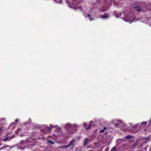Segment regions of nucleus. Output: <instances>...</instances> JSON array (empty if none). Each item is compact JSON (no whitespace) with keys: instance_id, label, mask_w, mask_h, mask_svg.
<instances>
[{"instance_id":"obj_1","label":"nucleus","mask_w":151,"mask_h":151,"mask_svg":"<svg viewBox=\"0 0 151 151\" xmlns=\"http://www.w3.org/2000/svg\"><path fill=\"white\" fill-rule=\"evenodd\" d=\"M79 126L77 124H68L65 125V128L67 132L69 134H73L77 130Z\"/></svg>"},{"instance_id":"obj_2","label":"nucleus","mask_w":151,"mask_h":151,"mask_svg":"<svg viewBox=\"0 0 151 151\" xmlns=\"http://www.w3.org/2000/svg\"><path fill=\"white\" fill-rule=\"evenodd\" d=\"M130 19L129 18V17L128 16H125L124 17V18L123 20L125 21L126 22H129V21H130V23L131 22H132L133 21H130V20H129Z\"/></svg>"},{"instance_id":"obj_3","label":"nucleus","mask_w":151,"mask_h":151,"mask_svg":"<svg viewBox=\"0 0 151 151\" xmlns=\"http://www.w3.org/2000/svg\"><path fill=\"white\" fill-rule=\"evenodd\" d=\"M88 138H85V140H84V145L86 146L87 144L88 143Z\"/></svg>"},{"instance_id":"obj_4","label":"nucleus","mask_w":151,"mask_h":151,"mask_svg":"<svg viewBox=\"0 0 151 151\" xmlns=\"http://www.w3.org/2000/svg\"><path fill=\"white\" fill-rule=\"evenodd\" d=\"M75 141V140L73 139L70 142L69 144L68 145V147L71 146V145H73V143H74V142Z\"/></svg>"},{"instance_id":"obj_5","label":"nucleus","mask_w":151,"mask_h":151,"mask_svg":"<svg viewBox=\"0 0 151 151\" xmlns=\"http://www.w3.org/2000/svg\"><path fill=\"white\" fill-rule=\"evenodd\" d=\"M135 9V11H137L138 12L141 11V9L139 7L136 6L134 7Z\"/></svg>"},{"instance_id":"obj_6","label":"nucleus","mask_w":151,"mask_h":151,"mask_svg":"<svg viewBox=\"0 0 151 151\" xmlns=\"http://www.w3.org/2000/svg\"><path fill=\"white\" fill-rule=\"evenodd\" d=\"M50 127H45V129H47L48 131H50L51 129V128L52 127H54L53 126H52L51 124H50Z\"/></svg>"},{"instance_id":"obj_7","label":"nucleus","mask_w":151,"mask_h":151,"mask_svg":"<svg viewBox=\"0 0 151 151\" xmlns=\"http://www.w3.org/2000/svg\"><path fill=\"white\" fill-rule=\"evenodd\" d=\"M93 122L92 121H91L89 123V125L88 127H87L86 128V129L87 130H88L91 127V123Z\"/></svg>"},{"instance_id":"obj_8","label":"nucleus","mask_w":151,"mask_h":151,"mask_svg":"<svg viewBox=\"0 0 151 151\" xmlns=\"http://www.w3.org/2000/svg\"><path fill=\"white\" fill-rule=\"evenodd\" d=\"M108 17V16L106 14H105L102 16L101 18H106Z\"/></svg>"},{"instance_id":"obj_9","label":"nucleus","mask_w":151,"mask_h":151,"mask_svg":"<svg viewBox=\"0 0 151 151\" xmlns=\"http://www.w3.org/2000/svg\"><path fill=\"white\" fill-rule=\"evenodd\" d=\"M68 145L67 146H60L59 147H58V148H60V149H62V148H68Z\"/></svg>"},{"instance_id":"obj_10","label":"nucleus","mask_w":151,"mask_h":151,"mask_svg":"<svg viewBox=\"0 0 151 151\" xmlns=\"http://www.w3.org/2000/svg\"><path fill=\"white\" fill-rule=\"evenodd\" d=\"M47 143L48 144H51L52 145L54 144V142L49 140H47Z\"/></svg>"},{"instance_id":"obj_11","label":"nucleus","mask_w":151,"mask_h":151,"mask_svg":"<svg viewBox=\"0 0 151 151\" xmlns=\"http://www.w3.org/2000/svg\"><path fill=\"white\" fill-rule=\"evenodd\" d=\"M111 151H116V147H114L111 149Z\"/></svg>"},{"instance_id":"obj_12","label":"nucleus","mask_w":151,"mask_h":151,"mask_svg":"<svg viewBox=\"0 0 151 151\" xmlns=\"http://www.w3.org/2000/svg\"><path fill=\"white\" fill-rule=\"evenodd\" d=\"M107 129V128L106 127H104L103 129L101 130L100 131V133H102L104 132V130L106 129Z\"/></svg>"},{"instance_id":"obj_13","label":"nucleus","mask_w":151,"mask_h":151,"mask_svg":"<svg viewBox=\"0 0 151 151\" xmlns=\"http://www.w3.org/2000/svg\"><path fill=\"white\" fill-rule=\"evenodd\" d=\"M88 18H89V19L90 20V21H91V20H92L93 19V18H91V15L90 14H88Z\"/></svg>"},{"instance_id":"obj_14","label":"nucleus","mask_w":151,"mask_h":151,"mask_svg":"<svg viewBox=\"0 0 151 151\" xmlns=\"http://www.w3.org/2000/svg\"><path fill=\"white\" fill-rule=\"evenodd\" d=\"M131 136H129V135H128V136H126L125 137V138L126 139H129L130 138H131Z\"/></svg>"},{"instance_id":"obj_15","label":"nucleus","mask_w":151,"mask_h":151,"mask_svg":"<svg viewBox=\"0 0 151 151\" xmlns=\"http://www.w3.org/2000/svg\"><path fill=\"white\" fill-rule=\"evenodd\" d=\"M87 125V124L86 123L83 122V126L84 127H86Z\"/></svg>"},{"instance_id":"obj_16","label":"nucleus","mask_w":151,"mask_h":151,"mask_svg":"<svg viewBox=\"0 0 151 151\" xmlns=\"http://www.w3.org/2000/svg\"><path fill=\"white\" fill-rule=\"evenodd\" d=\"M138 125V124H136L133 127V129H135L137 127Z\"/></svg>"},{"instance_id":"obj_17","label":"nucleus","mask_w":151,"mask_h":151,"mask_svg":"<svg viewBox=\"0 0 151 151\" xmlns=\"http://www.w3.org/2000/svg\"><path fill=\"white\" fill-rule=\"evenodd\" d=\"M21 130V129L19 128L16 131V132L17 134L19 132H20V131Z\"/></svg>"},{"instance_id":"obj_18","label":"nucleus","mask_w":151,"mask_h":151,"mask_svg":"<svg viewBox=\"0 0 151 151\" xmlns=\"http://www.w3.org/2000/svg\"><path fill=\"white\" fill-rule=\"evenodd\" d=\"M60 128H58L55 130V132H59L60 131Z\"/></svg>"},{"instance_id":"obj_19","label":"nucleus","mask_w":151,"mask_h":151,"mask_svg":"<svg viewBox=\"0 0 151 151\" xmlns=\"http://www.w3.org/2000/svg\"><path fill=\"white\" fill-rule=\"evenodd\" d=\"M147 122H143L141 123V125H142L143 124H147Z\"/></svg>"},{"instance_id":"obj_20","label":"nucleus","mask_w":151,"mask_h":151,"mask_svg":"<svg viewBox=\"0 0 151 151\" xmlns=\"http://www.w3.org/2000/svg\"><path fill=\"white\" fill-rule=\"evenodd\" d=\"M8 138V137H7L4 139L3 141L4 142L6 141L7 140Z\"/></svg>"},{"instance_id":"obj_21","label":"nucleus","mask_w":151,"mask_h":151,"mask_svg":"<svg viewBox=\"0 0 151 151\" xmlns=\"http://www.w3.org/2000/svg\"><path fill=\"white\" fill-rule=\"evenodd\" d=\"M138 131V130H137V131H133L132 132L133 133H135V132H137Z\"/></svg>"},{"instance_id":"obj_22","label":"nucleus","mask_w":151,"mask_h":151,"mask_svg":"<svg viewBox=\"0 0 151 151\" xmlns=\"http://www.w3.org/2000/svg\"><path fill=\"white\" fill-rule=\"evenodd\" d=\"M19 121V120L18 119H16L15 120V121L16 122H18Z\"/></svg>"},{"instance_id":"obj_23","label":"nucleus","mask_w":151,"mask_h":151,"mask_svg":"<svg viewBox=\"0 0 151 151\" xmlns=\"http://www.w3.org/2000/svg\"><path fill=\"white\" fill-rule=\"evenodd\" d=\"M146 140H149V138L148 137H147L146 138Z\"/></svg>"},{"instance_id":"obj_24","label":"nucleus","mask_w":151,"mask_h":151,"mask_svg":"<svg viewBox=\"0 0 151 151\" xmlns=\"http://www.w3.org/2000/svg\"><path fill=\"white\" fill-rule=\"evenodd\" d=\"M120 125V124H115V125L116 126H117V125Z\"/></svg>"},{"instance_id":"obj_25","label":"nucleus","mask_w":151,"mask_h":151,"mask_svg":"<svg viewBox=\"0 0 151 151\" xmlns=\"http://www.w3.org/2000/svg\"><path fill=\"white\" fill-rule=\"evenodd\" d=\"M122 130H124V131H126V129H123L122 128Z\"/></svg>"},{"instance_id":"obj_26","label":"nucleus","mask_w":151,"mask_h":151,"mask_svg":"<svg viewBox=\"0 0 151 151\" xmlns=\"http://www.w3.org/2000/svg\"><path fill=\"white\" fill-rule=\"evenodd\" d=\"M105 11V10H100V11L101 12H104Z\"/></svg>"},{"instance_id":"obj_27","label":"nucleus","mask_w":151,"mask_h":151,"mask_svg":"<svg viewBox=\"0 0 151 151\" xmlns=\"http://www.w3.org/2000/svg\"><path fill=\"white\" fill-rule=\"evenodd\" d=\"M4 147H1L0 148V150H1V149H2Z\"/></svg>"},{"instance_id":"obj_28","label":"nucleus","mask_w":151,"mask_h":151,"mask_svg":"<svg viewBox=\"0 0 151 151\" xmlns=\"http://www.w3.org/2000/svg\"><path fill=\"white\" fill-rule=\"evenodd\" d=\"M115 16H116V17H119L117 16V15H115Z\"/></svg>"},{"instance_id":"obj_29","label":"nucleus","mask_w":151,"mask_h":151,"mask_svg":"<svg viewBox=\"0 0 151 151\" xmlns=\"http://www.w3.org/2000/svg\"><path fill=\"white\" fill-rule=\"evenodd\" d=\"M67 1V2L68 3V0H67V1Z\"/></svg>"},{"instance_id":"obj_30","label":"nucleus","mask_w":151,"mask_h":151,"mask_svg":"<svg viewBox=\"0 0 151 151\" xmlns=\"http://www.w3.org/2000/svg\"><path fill=\"white\" fill-rule=\"evenodd\" d=\"M119 122L120 123H121V122L120 121H119Z\"/></svg>"},{"instance_id":"obj_31","label":"nucleus","mask_w":151,"mask_h":151,"mask_svg":"<svg viewBox=\"0 0 151 151\" xmlns=\"http://www.w3.org/2000/svg\"><path fill=\"white\" fill-rule=\"evenodd\" d=\"M69 7L71 8V7L70 6H69Z\"/></svg>"},{"instance_id":"obj_32","label":"nucleus","mask_w":151,"mask_h":151,"mask_svg":"<svg viewBox=\"0 0 151 151\" xmlns=\"http://www.w3.org/2000/svg\"><path fill=\"white\" fill-rule=\"evenodd\" d=\"M150 122H151V121H150Z\"/></svg>"}]
</instances>
